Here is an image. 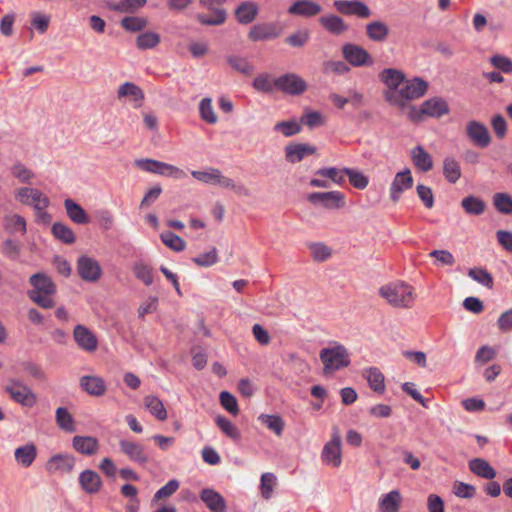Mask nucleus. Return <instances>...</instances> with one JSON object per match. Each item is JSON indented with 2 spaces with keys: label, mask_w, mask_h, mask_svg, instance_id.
Segmentation results:
<instances>
[{
  "label": "nucleus",
  "mask_w": 512,
  "mask_h": 512,
  "mask_svg": "<svg viewBox=\"0 0 512 512\" xmlns=\"http://www.w3.org/2000/svg\"><path fill=\"white\" fill-rule=\"evenodd\" d=\"M226 0H200L201 6L211 11L209 14L196 15L199 23L209 26H218L226 21V11L221 7Z\"/></svg>",
  "instance_id": "7"
},
{
  "label": "nucleus",
  "mask_w": 512,
  "mask_h": 512,
  "mask_svg": "<svg viewBox=\"0 0 512 512\" xmlns=\"http://www.w3.org/2000/svg\"><path fill=\"white\" fill-rule=\"evenodd\" d=\"M307 88V82L296 73H285L276 78V90L288 95H301Z\"/></svg>",
  "instance_id": "8"
},
{
  "label": "nucleus",
  "mask_w": 512,
  "mask_h": 512,
  "mask_svg": "<svg viewBox=\"0 0 512 512\" xmlns=\"http://www.w3.org/2000/svg\"><path fill=\"white\" fill-rule=\"evenodd\" d=\"M73 337L77 345L86 352H94L98 347V339L95 334L84 325H76Z\"/></svg>",
  "instance_id": "20"
},
{
  "label": "nucleus",
  "mask_w": 512,
  "mask_h": 512,
  "mask_svg": "<svg viewBox=\"0 0 512 512\" xmlns=\"http://www.w3.org/2000/svg\"><path fill=\"white\" fill-rule=\"evenodd\" d=\"M319 22L328 32L334 35H340L348 29L343 19L335 15L323 16L319 19Z\"/></svg>",
  "instance_id": "38"
},
{
  "label": "nucleus",
  "mask_w": 512,
  "mask_h": 512,
  "mask_svg": "<svg viewBox=\"0 0 512 512\" xmlns=\"http://www.w3.org/2000/svg\"><path fill=\"white\" fill-rule=\"evenodd\" d=\"M461 206L467 214L481 215L485 211V203L475 196H467L462 199Z\"/></svg>",
  "instance_id": "43"
},
{
  "label": "nucleus",
  "mask_w": 512,
  "mask_h": 512,
  "mask_svg": "<svg viewBox=\"0 0 512 512\" xmlns=\"http://www.w3.org/2000/svg\"><path fill=\"white\" fill-rule=\"evenodd\" d=\"M219 400L222 407L232 415L239 413V407L237 399L228 391H222L219 395Z\"/></svg>",
  "instance_id": "59"
},
{
  "label": "nucleus",
  "mask_w": 512,
  "mask_h": 512,
  "mask_svg": "<svg viewBox=\"0 0 512 512\" xmlns=\"http://www.w3.org/2000/svg\"><path fill=\"white\" fill-rule=\"evenodd\" d=\"M311 256L315 261L323 262L332 255L331 249L323 243H312L309 245Z\"/></svg>",
  "instance_id": "58"
},
{
  "label": "nucleus",
  "mask_w": 512,
  "mask_h": 512,
  "mask_svg": "<svg viewBox=\"0 0 512 512\" xmlns=\"http://www.w3.org/2000/svg\"><path fill=\"white\" fill-rule=\"evenodd\" d=\"M316 175L329 178L336 184H342L344 182V171L335 167L322 168L315 172Z\"/></svg>",
  "instance_id": "63"
},
{
  "label": "nucleus",
  "mask_w": 512,
  "mask_h": 512,
  "mask_svg": "<svg viewBox=\"0 0 512 512\" xmlns=\"http://www.w3.org/2000/svg\"><path fill=\"white\" fill-rule=\"evenodd\" d=\"M336 9L345 15H356L360 18H368L371 15L370 9L360 1L336 0Z\"/></svg>",
  "instance_id": "21"
},
{
  "label": "nucleus",
  "mask_w": 512,
  "mask_h": 512,
  "mask_svg": "<svg viewBox=\"0 0 512 512\" xmlns=\"http://www.w3.org/2000/svg\"><path fill=\"white\" fill-rule=\"evenodd\" d=\"M274 130L280 132L285 137H290L301 131V125L296 120L281 121L275 124Z\"/></svg>",
  "instance_id": "57"
},
{
  "label": "nucleus",
  "mask_w": 512,
  "mask_h": 512,
  "mask_svg": "<svg viewBox=\"0 0 512 512\" xmlns=\"http://www.w3.org/2000/svg\"><path fill=\"white\" fill-rule=\"evenodd\" d=\"M37 447L33 443H27L19 446L14 450V458L16 463L23 467H30L37 457Z\"/></svg>",
  "instance_id": "25"
},
{
  "label": "nucleus",
  "mask_w": 512,
  "mask_h": 512,
  "mask_svg": "<svg viewBox=\"0 0 512 512\" xmlns=\"http://www.w3.org/2000/svg\"><path fill=\"white\" fill-rule=\"evenodd\" d=\"M72 447L80 454L92 456L99 450V442L92 436H75L72 439Z\"/></svg>",
  "instance_id": "26"
},
{
  "label": "nucleus",
  "mask_w": 512,
  "mask_h": 512,
  "mask_svg": "<svg viewBox=\"0 0 512 512\" xmlns=\"http://www.w3.org/2000/svg\"><path fill=\"white\" fill-rule=\"evenodd\" d=\"M423 111L425 116L431 118H441L450 112V108L445 99L441 97H432L423 103Z\"/></svg>",
  "instance_id": "22"
},
{
  "label": "nucleus",
  "mask_w": 512,
  "mask_h": 512,
  "mask_svg": "<svg viewBox=\"0 0 512 512\" xmlns=\"http://www.w3.org/2000/svg\"><path fill=\"white\" fill-rule=\"evenodd\" d=\"M68 217L76 224H87L89 217L85 210L72 199H66L64 202Z\"/></svg>",
  "instance_id": "36"
},
{
  "label": "nucleus",
  "mask_w": 512,
  "mask_h": 512,
  "mask_svg": "<svg viewBox=\"0 0 512 512\" xmlns=\"http://www.w3.org/2000/svg\"><path fill=\"white\" fill-rule=\"evenodd\" d=\"M119 447L121 452L132 462L144 466L150 461V456L145 446L139 442L122 439L119 442Z\"/></svg>",
  "instance_id": "12"
},
{
  "label": "nucleus",
  "mask_w": 512,
  "mask_h": 512,
  "mask_svg": "<svg viewBox=\"0 0 512 512\" xmlns=\"http://www.w3.org/2000/svg\"><path fill=\"white\" fill-rule=\"evenodd\" d=\"M490 64L503 73H512V59L505 55L496 54L490 57Z\"/></svg>",
  "instance_id": "60"
},
{
  "label": "nucleus",
  "mask_w": 512,
  "mask_h": 512,
  "mask_svg": "<svg viewBox=\"0 0 512 512\" xmlns=\"http://www.w3.org/2000/svg\"><path fill=\"white\" fill-rule=\"evenodd\" d=\"M390 29L388 25L383 21H372L366 25V34L368 38L375 42H384L388 35Z\"/></svg>",
  "instance_id": "33"
},
{
  "label": "nucleus",
  "mask_w": 512,
  "mask_h": 512,
  "mask_svg": "<svg viewBox=\"0 0 512 512\" xmlns=\"http://www.w3.org/2000/svg\"><path fill=\"white\" fill-rule=\"evenodd\" d=\"M33 290L28 293L30 299L44 309L53 308L55 302L52 296L56 293V285L44 273H36L30 277Z\"/></svg>",
  "instance_id": "2"
},
{
  "label": "nucleus",
  "mask_w": 512,
  "mask_h": 512,
  "mask_svg": "<svg viewBox=\"0 0 512 512\" xmlns=\"http://www.w3.org/2000/svg\"><path fill=\"white\" fill-rule=\"evenodd\" d=\"M253 87L259 92L271 93L276 90V78L267 73L260 74L254 78Z\"/></svg>",
  "instance_id": "41"
},
{
  "label": "nucleus",
  "mask_w": 512,
  "mask_h": 512,
  "mask_svg": "<svg viewBox=\"0 0 512 512\" xmlns=\"http://www.w3.org/2000/svg\"><path fill=\"white\" fill-rule=\"evenodd\" d=\"M321 11V6L312 0H297L288 9L289 14L302 17H312Z\"/></svg>",
  "instance_id": "24"
},
{
  "label": "nucleus",
  "mask_w": 512,
  "mask_h": 512,
  "mask_svg": "<svg viewBox=\"0 0 512 512\" xmlns=\"http://www.w3.org/2000/svg\"><path fill=\"white\" fill-rule=\"evenodd\" d=\"M160 238L162 242L173 251L181 252L186 247V242L173 232H162Z\"/></svg>",
  "instance_id": "50"
},
{
  "label": "nucleus",
  "mask_w": 512,
  "mask_h": 512,
  "mask_svg": "<svg viewBox=\"0 0 512 512\" xmlns=\"http://www.w3.org/2000/svg\"><path fill=\"white\" fill-rule=\"evenodd\" d=\"M363 377L367 380L369 387L378 394L385 391V377L377 367H369L363 370Z\"/></svg>",
  "instance_id": "30"
},
{
  "label": "nucleus",
  "mask_w": 512,
  "mask_h": 512,
  "mask_svg": "<svg viewBox=\"0 0 512 512\" xmlns=\"http://www.w3.org/2000/svg\"><path fill=\"white\" fill-rule=\"evenodd\" d=\"M469 469L477 476L492 480L496 477V471L488 461L482 458H475L469 461Z\"/></svg>",
  "instance_id": "34"
},
{
  "label": "nucleus",
  "mask_w": 512,
  "mask_h": 512,
  "mask_svg": "<svg viewBox=\"0 0 512 512\" xmlns=\"http://www.w3.org/2000/svg\"><path fill=\"white\" fill-rule=\"evenodd\" d=\"M226 61L232 69L239 73L249 75L253 72V66L244 57L229 55L226 57Z\"/></svg>",
  "instance_id": "45"
},
{
  "label": "nucleus",
  "mask_w": 512,
  "mask_h": 512,
  "mask_svg": "<svg viewBox=\"0 0 512 512\" xmlns=\"http://www.w3.org/2000/svg\"><path fill=\"white\" fill-rule=\"evenodd\" d=\"M403 498L399 490H391L381 495L378 501L380 512H399Z\"/></svg>",
  "instance_id": "27"
},
{
  "label": "nucleus",
  "mask_w": 512,
  "mask_h": 512,
  "mask_svg": "<svg viewBox=\"0 0 512 512\" xmlns=\"http://www.w3.org/2000/svg\"><path fill=\"white\" fill-rule=\"evenodd\" d=\"M323 464L338 468L342 463V440L337 427H333L331 439L325 443L321 451Z\"/></svg>",
  "instance_id": "5"
},
{
  "label": "nucleus",
  "mask_w": 512,
  "mask_h": 512,
  "mask_svg": "<svg viewBox=\"0 0 512 512\" xmlns=\"http://www.w3.org/2000/svg\"><path fill=\"white\" fill-rule=\"evenodd\" d=\"M148 25V20L144 17L127 16L121 20L123 29L129 32H140Z\"/></svg>",
  "instance_id": "48"
},
{
  "label": "nucleus",
  "mask_w": 512,
  "mask_h": 512,
  "mask_svg": "<svg viewBox=\"0 0 512 512\" xmlns=\"http://www.w3.org/2000/svg\"><path fill=\"white\" fill-rule=\"evenodd\" d=\"M160 43V35L153 31H146L136 38V46L140 50L154 49Z\"/></svg>",
  "instance_id": "40"
},
{
  "label": "nucleus",
  "mask_w": 512,
  "mask_h": 512,
  "mask_svg": "<svg viewBox=\"0 0 512 512\" xmlns=\"http://www.w3.org/2000/svg\"><path fill=\"white\" fill-rule=\"evenodd\" d=\"M258 14V7L253 2H244L235 10V17L240 24L251 23Z\"/></svg>",
  "instance_id": "37"
},
{
  "label": "nucleus",
  "mask_w": 512,
  "mask_h": 512,
  "mask_svg": "<svg viewBox=\"0 0 512 512\" xmlns=\"http://www.w3.org/2000/svg\"><path fill=\"white\" fill-rule=\"evenodd\" d=\"M413 186V177L411 174L410 169H405L403 171H400L396 173L389 192H390V199L396 203L401 198V195L404 191L412 188Z\"/></svg>",
  "instance_id": "17"
},
{
  "label": "nucleus",
  "mask_w": 512,
  "mask_h": 512,
  "mask_svg": "<svg viewBox=\"0 0 512 512\" xmlns=\"http://www.w3.org/2000/svg\"><path fill=\"white\" fill-rule=\"evenodd\" d=\"M15 198L23 205L32 206L33 208L38 205L49 206V198L40 190L30 187H21L15 191Z\"/></svg>",
  "instance_id": "16"
},
{
  "label": "nucleus",
  "mask_w": 512,
  "mask_h": 512,
  "mask_svg": "<svg viewBox=\"0 0 512 512\" xmlns=\"http://www.w3.org/2000/svg\"><path fill=\"white\" fill-rule=\"evenodd\" d=\"M56 421L58 426L67 431V432H74L75 431V425L74 420L71 414L67 411L66 408L59 407L56 410Z\"/></svg>",
  "instance_id": "54"
},
{
  "label": "nucleus",
  "mask_w": 512,
  "mask_h": 512,
  "mask_svg": "<svg viewBox=\"0 0 512 512\" xmlns=\"http://www.w3.org/2000/svg\"><path fill=\"white\" fill-rule=\"evenodd\" d=\"M342 53L345 60L354 67L370 66L374 63L371 55L364 48L355 44H345L342 47Z\"/></svg>",
  "instance_id": "14"
},
{
  "label": "nucleus",
  "mask_w": 512,
  "mask_h": 512,
  "mask_svg": "<svg viewBox=\"0 0 512 512\" xmlns=\"http://www.w3.org/2000/svg\"><path fill=\"white\" fill-rule=\"evenodd\" d=\"M381 82L386 86L384 91L385 100L391 104V95H396L405 80V74L395 68H386L379 74Z\"/></svg>",
  "instance_id": "10"
},
{
  "label": "nucleus",
  "mask_w": 512,
  "mask_h": 512,
  "mask_svg": "<svg viewBox=\"0 0 512 512\" xmlns=\"http://www.w3.org/2000/svg\"><path fill=\"white\" fill-rule=\"evenodd\" d=\"M428 90V82L420 77L404 80L397 94L391 95V104L404 111L408 103L423 97Z\"/></svg>",
  "instance_id": "3"
},
{
  "label": "nucleus",
  "mask_w": 512,
  "mask_h": 512,
  "mask_svg": "<svg viewBox=\"0 0 512 512\" xmlns=\"http://www.w3.org/2000/svg\"><path fill=\"white\" fill-rule=\"evenodd\" d=\"M127 96L133 97L135 101H142L144 99V94L140 87L132 82H125L118 89V98Z\"/></svg>",
  "instance_id": "55"
},
{
  "label": "nucleus",
  "mask_w": 512,
  "mask_h": 512,
  "mask_svg": "<svg viewBox=\"0 0 512 512\" xmlns=\"http://www.w3.org/2000/svg\"><path fill=\"white\" fill-rule=\"evenodd\" d=\"M132 270L135 277L143 282V284L146 286H149L153 283V270L149 265L143 262H136L133 265Z\"/></svg>",
  "instance_id": "47"
},
{
  "label": "nucleus",
  "mask_w": 512,
  "mask_h": 512,
  "mask_svg": "<svg viewBox=\"0 0 512 512\" xmlns=\"http://www.w3.org/2000/svg\"><path fill=\"white\" fill-rule=\"evenodd\" d=\"M200 499L210 512H226L227 505L222 495L213 489L205 488L200 492Z\"/></svg>",
  "instance_id": "23"
},
{
  "label": "nucleus",
  "mask_w": 512,
  "mask_h": 512,
  "mask_svg": "<svg viewBox=\"0 0 512 512\" xmlns=\"http://www.w3.org/2000/svg\"><path fill=\"white\" fill-rule=\"evenodd\" d=\"M4 227L10 233H26V221L18 214H8L4 217Z\"/></svg>",
  "instance_id": "42"
},
{
  "label": "nucleus",
  "mask_w": 512,
  "mask_h": 512,
  "mask_svg": "<svg viewBox=\"0 0 512 512\" xmlns=\"http://www.w3.org/2000/svg\"><path fill=\"white\" fill-rule=\"evenodd\" d=\"M258 419L277 436L282 435L284 429V421L280 416L261 414Z\"/></svg>",
  "instance_id": "49"
},
{
  "label": "nucleus",
  "mask_w": 512,
  "mask_h": 512,
  "mask_svg": "<svg viewBox=\"0 0 512 512\" xmlns=\"http://www.w3.org/2000/svg\"><path fill=\"white\" fill-rule=\"evenodd\" d=\"M343 171L345 175L348 176L349 182L354 188L363 190L368 186V177H366L362 172L351 168H344Z\"/></svg>",
  "instance_id": "51"
},
{
  "label": "nucleus",
  "mask_w": 512,
  "mask_h": 512,
  "mask_svg": "<svg viewBox=\"0 0 512 512\" xmlns=\"http://www.w3.org/2000/svg\"><path fill=\"white\" fill-rule=\"evenodd\" d=\"M468 276L489 289L493 287L494 281L492 275L483 268H471L468 271Z\"/></svg>",
  "instance_id": "52"
},
{
  "label": "nucleus",
  "mask_w": 512,
  "mask_h": 512,
  "mask_svg": "<svg viewBox=\"0 0 512 512\" xmlns=\"http://www.w3.org/2000/svg\"><path fill=\"white\" fill-rule=\"evenodd\" d=\"M147 0H120L114 10L122 13H133L146 5Z\"/></svg>",
  "instance_id": "61"
},
{
  "label": "nucleus",
  "mask_w": 512,
  "mask_h": 512,
  "mask_svg": "<svg viewBox=\"0 0 512 512\" xmlns=\"http://www.w3.org/2000/svg\"><path fill=\"white\" fill-rule=\"evenodd\" d=\"M319 356L323 363V373L325 375L333 374L350 365V355L347 348L337 342L323 348Z\"/></svg>",
  "instance_id": "4"
},
{
  "label": "nucleus",
  "mask_w": 512,
  "mask_h": 512,
  "mask_svg": "<svg viewBox=\"0 0 512 512\" xmlns=\"http://www.w3.org/2000/svg\"><path fill=\"white\" fill-rule=\"evenodd\" d=\"M79 484L86 493L95 494L100 490L102 480L95 471L87 469L80 473Z\"/></svg>",
  "instance_id": "28"
},
{
  "label": "nucleus",
  "mask_w": 512,
  "mask_h": 512,
  "mask_svg": "<svg viewBox=\"0 0 512 512\" xmlns=\"http://www.w3.org/2000/svg\"><path fill=\"white\" fill-rule=\"evenodd\" d=\"M75 466V457L68 453H57L52 455L45 463V471L48 474H69Z\"/></svg>",
  "instance_id": "11"
},
{
  "label": "nucleus",
  "mask_w": 512,
  "mask_h": 512,
  "mask_svg": "<svg viewBox=\"0 0 512 512\" xmlns=\"http://www.w3.org/2000/svg\"><path fill=\"white\" fill-rule=\"evenodd\" d=\"M52 234L55 238L61 240L66 244H72L75 242V234L70 227L67 225L56 222L52 226Z\"/></svg>",
  "instance_id": "44"
},
{
  "label": "nucleus",
  "mask_w": 512,
  "mask_h": 512,
  "mask_svg": "<svg viewBox=\"0 0 512 512\" xmlns=\"http://www.w3.org/2000/svg\"><path fill=\"white\" fill-rule=\"evenodd\" d=\"M77 271L79 276L87 282H96L102 275V269L99 262L86 255L78 258Z\"/></svg>",
  "instance_id": "15"
},
{
  "label": "nucleus",
  "mask_w": 512,
  "mask_h": 512,
  "mask_svg": "<svg viewBox=\"0 0 512 512\" xmlns=\"http://www.w3.org/2000/svg\"><path fill=\"white\" fill-rule=\"evenodd\" d=\"M191 175L196 180L205 184L218 185L222 188L232 186V179L224 176L222 172L217 168L210 167L205 171L194 170L191 172Z\"/></svg>",
  "instance_id": "18"
},
{
  "label": "nucleus",
  "mask_w": 512,
  "mask_h": 512,
  "mask_svg": "<svg viewBox=\"0 0 512 512\" xmlns=\"http://www.w3.org/2000/svg\"><path fill=\"white\" fill-rule=\"evenodd\" d=\"M312 204H321L326 209H341L346 206L344 193L340 191L313 192L307 197Z\"/></svg>",
  "instance_id": "9"
},
{
  "label": "nucleus",
  "mask_w": 512,
  "mask_h": 512,
  "mask_svg": "<svg viewBox=\"0 0 512 512\" xmlns=\"http://www.w3.org/2000/svg\"><path fill=\"white\" fill-rule=\"evenodd\" d=\"M281 34V28L276 23H259L251 27L248 38L253 41L275 39Z\"/></svg>",
  "instance_id": "19"
},
{
  "label": "nucleus",
  "mask_w": 512,
  "mask_h": 512,
  "mask_svg": "<svg viewBox=\"0 0 512 512\" xmlns=\"http://www.w3.org/2000/svg\"><path fill=\"white\" fill-rule=\"evenodd\" d=\"M215 421L219 429L229 438L233 440H238L240 438L238 428L229 419L224 416H217Z\"/></svg>",
  "instance_id": "53"
},
{
  "label": "nucleus",
  "mask_w": 512,
  "mask_h": 512,
  "mask_svg": "<svg viewBox=\"0 0 512 512\" xmlns=\"http://www.w3.org/2000/svg\"><path fill=\"white\" fill-rule=\"evenodd\" d=\"M80 385L84 391L92 396H102L106 392V384L101 377L83 376L80 379Z\"/></svg>",
  "instance_id": "31"
},
{
  "label": "nucleus",
  "mask_w": 512,
  "mask_h": 512,
  "mask_svg": "<svg viewBox=\"0 0 512 512\" xmlns=\"http://www.w3.org/2000/svg\"><path fill=\"white\" fill-rule=\"evenodd\" d=\"M198 266L210 267L218 261V254L216 248L210 249L208 252L202 253L192 259Z\"/></svg>",
  "instance_id": "64"
},
{
  "label": "nucleus",
  "mask_w": 512,
  "mask_h": 512,
  "mask_svg": "<svg viewBox=\"0 0 512 512\" xmlns=\"http://www.w3.org/2000/svg\"><path fill=\"white\" fill-rule=\"evenodd\" d=\"M315 152L316 148L314 146L303 143L291 144L285 148L286 159L291 163L300 162L304 157Z\"/></svg>",
  "instance_id": "29"
},
{
  "label": "nucleus",
  "mask_w": 512,
  "mask_h": 512,
  "mask_svg": "<svg viewBox=\"0 0 512 512\" xmlns=\"http://www.w3.org/2000/svg\"><path fill=\"white\" fill-rule=\"evenodd\" d=\"M5 391L13 401L24 407H33L37 403L36 394L30 387L19 380H9L5 386Z\"/></svg>",
  "instance_id": "6"
},
{
  "label": "nucleus",
  "mask_w": 512,
  "mask_h": 512,
  "mask_svg": "<svg viewBox=\"0 0 512 512\" xmlns=\"http://www.w3.org/2000/svg\"><path fill=\"white\" fill-rule=\"evenodd\" d=\"M378 293L394 308H411L416 300L414 287L400 280L381 286Z\"/></svg>",
  "instance_id": "1"
},
{
  "label": "nucleus",
  "mask_w": 512,
  "mask_h": 512,
  "mask_svg": "<svg viewBox=\"0 0 512 512\" xmlns=\"http://www.w3.org/2000/svg\"><path fill=\"white\" fill-rule=\"evenodd\" d=\"M495 208L503 214H512V197L507 193H496L493 197Z\"/></svg>",
  "instance_id": "56"
},
{
  "label": "nucleus",
  "mask_w": 512,
  "mask_h": 512,
  "mask_svg": "<svg viewBox=\"0 0 512 512\" xmlns=\"http://www.w3.org/2000/svg\"><path fill=\"white\" fill-rule=\"evenodd\" d=\"M443 175L449 183H456L461 177L459 162L453 157H446L443 160Z\"/></svg>",
  "instance_id": "39"
},
{
  "label": "nucleus",
  "mask_w": 512,
  "mask_h": 512,
  "mask_svg": "<svg viewBox=\"0 0 512 512\" xmlns=\"http://www.w3.org/2000/svg\"><path fill=\"white\" fill-rule=\"evenodd\" d=\"M411 159L414 166L423 172H428L433 168L432 156L421 145L412 149Z\"/></svg>",
  "instance_id": "32"
},
{
  "label": "nucleus",
  "mask_w": 512,
  "mask_h": 512,
  "mask_svg": "<svg viewBox=\"0 0 512 512\" xmlns=\"http://www.w3.org/2000/svg\"><path fill=\"white\" fill-rule=\"evenodd\" d=\"M199 113L201 119L208 124H215L218 117L214 111L211 98H203L199 104Z\"/></svg>",
  "instance_id": "46"
},
{
  "label": "nucleus",
  "mask_w": 512,
  "mask_h": 512,
  "mask_svg": "<svg viewBox=\"0 0 512 512\" xmlns=\"http://www.w3.org/2000/svg\"><path fill=\"white\" fill-rule=\"evenodd\" d=\"M465 131L468 139L474 146L486 148L490 145L491 135L483 123L476 120L468 121Z\"/></svg>",
  "instance_id": "13"
},
{
  "label": "nucleus",
  "mask_w": 512,
  "mask_h": 512,
  "mask_svg": "<svg viewBox=\"0 0 512 512\" xmlns=\"http://www.w3.org/2000/svg\"><path fill=\"white\" fill-rule=\"evenodd\" d=\"M143 403L145 408L158 420L164 421L167 419V411L163 402L156 396L148 395L144 397Z\"/></svg>",
  "instance_id": "35"
},
{
  "label": "nucleus",
  "mask_w": 512,
  "mask_h": 512,
  "mask_svg": "<svg viewBox=\"0 0 512 512\" xmlns=\"http://www.w3.org/2000/svg\"><path fill=\"white\" fill-rule=\"evenodd\" d=\"M276 481V476L273 473L262 474L260 488L263 498L269 499L271 497Z\"/></svg>",
  "instance_id": "62"
}]
</instances>
